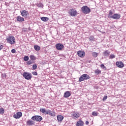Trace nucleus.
<instances>
[{"instance_id":"38","label":"nucleus","mask_w":126,"mask_h":126,"mask_svg":"<svg viewBox=\"0 0 126 126\" xmlns=\"http://www.w3.org/2000/svg\"><path fill=\"white\" fill-rule=\"evenodd\" d=\"M100 67H101V68H103V69H104V68H106V66H105V65H104V64H101L100 65Z\"/></svg>"},{"instance_id":"44","label":"nucleus","mask_w":126,"mask_h":126,"mask_svg":"<svg viewBox=\"0 0 126 126\" xmlns=\"http://www.w3.org/2000/svg\"><path fill=\"white\" fill-rule=\"evenodd\" d=\"M84 81V79H79V82H81V81Z\"/></svg>"},{"instance_id":"11","label":"nucleus","mask_w":126,"mask_h":126,"mask_svg":"<svg viewBox=\"0 0 126 126\" xmlns=\"http://www.w3.org/2000/svg\"><path fill=\"white\" fill-rule=\"evenodd\" d=\"M90 76L87 74H83L79 79H90Z\"/></svg>"},{"instance_id":"30","label":"nucleus","mask_w":126,"mask_h":126,"mask_svg":"<svg viewBox=\"0 0 126 126\" xmlns=\"http://www.w3.org/2000/svg\"><path fill=\"white\" fill-rule=\"evenodd\" d=\"M89 39L90 40V41H94V40H95V38H94V36H91L89 37Z\"/></svg>"},{"instance_id":"28","label":"nucleus","mask_w":126,"mask_h":126,"mask_svg":"<svg viewBox=\"0 0 126 126\" xmlns=\"http://www.w3.org/2000/svg\"><path fill=\"white\" fill-rule=\"evenodd\" d=\"M30 59L31 61H35V60H36V57H35V56H34L33 55H31Z\"/></svg>"},{"instance_id":"20","label":"nucleus","mask_w":126,"mask_h":126,"mask_svg":"<svg viewBox=\"0 0 126 126\" xmlns=\"http://www.w3.org/2000/svg\"><path fill=\"white\" fill-rule=\"evenodd\" d=\"M41 20H42V21H44V22H46V21L49 20V18L47 17H42L41 18Z\"/></svg>"},{"instance_id":"46","label":"nucleus","mask_w":126,"mask_h":126,"mask_svg":"<svg viewBox=\"0 0 126 126\" xmlns=\"http://www.w3.org/2000/svg\"><path fill=\"white\" fill-rule=\"evenodd\" d=\"M88 62V63H91V61H89Z\"/></svg>"},{"instance_id":"27","label":"nucleus","mask_w":126,"mask_h":126,"mask_svg":"<svg viewBox=\"0 0 126 126\" xmlns=\"http://www.w3.org/2000/svg\"><path fill=\"white\" fill-rule=\"evenodd\" d=\"M92 114L94 117H97V116H98V113L96 112V111L93 112Z\"/></svg>"},{"instance_id":"24","label":"nucleus","mask_w":126,"mask_h":126,"mask_svg":"<svg viewBox=\"0 0 126 126\" xmlns=\"http://www.w3.org/2000/svg\"><path fill=\"white\" fill-rule=\"evenodd\" d=\"M112 17H113V12L110 11L109 12V14L108 15V18H112Z\"/></svg>"},{"instance_id":"41","label":"nucleus","mask_w":126,"mask_h":126,"mask_svg":"<svg viewBox=\"0 0 126 126\" xmlns=\"http://www.w3.org/2000/svg\"><path fill=\"white\" fill-rule=\"evenodd\" d=\"M2 77H3V78H5V77H6V75L5 74H2L1 75Z\"/></svg>"},{"instance_id":"33","label":"nucleus","mask_w":126,"mask_h":126,"mask_svg":"<svg viewBox=\"0 0 126 126\" xmlns=\"http://www.w3.org/2000/svg\"><path fill=\"white\" fill-rule=\"evenodd\" d=\"M37 6H38V7H43V4L41 3H39L37 4Z\"/></svg>"},{"instance_id":"18","label":"nucleus","mask_w":126,"mask_h":126,"mask_svg":"<svg viewBox=\"0 0 126 126\" xmlns=\"http://www.w3.org/2000/svg\"><path fill=\"white\" fill-rule=\"evenodd\" d=\"M63 116L62 115H58L57 116V120L59 122V123H60V122H63Z\"/></svg>"},{"instance_id":"5","label":"nucleus","mask_w":126,"mask_h":126,"mask_svg":"<svg viewBox=\"0 0 126 126\" xmlns=\"http://www.w3.org/2000/svg\"><path fill=\"white\" fill-rule=\"evenodd\" d=\"M68 13L71 16L74 17L77 14V11L73 9H70L69 10Z\"/></svg>"},{"instance_id":"1","label":"nucleus","mask_w":126,"mask_h":126,"mask_svg":"<svg viewBox=\"0 0 126 126\" xmlns=\"http://www.w3.org/2000/svg\"><path fill=\"white\" fill-rule=\"evenodd\" d=\"M7 43L11 45H14L15 44V38L13 36H10L6 38Z\"/></svg>"},{"instance_id":"17","label":"nucleus","mask_w":126,"mask_h":126,"mask_svg":"<svg viewBox=\"0 0 126 126\" xmlns=\"http://www.w3.org/2000/svg\"><path fill=\"white\" fill-rule=\"evenodd\" d=\"M70 95H71L70 92L69 91H67L64 93V98H68V97L70 96Z\"/></svg>"},{"instance_id":"13","label":"nucleus","mask_w":126,"mask_h":126,"mask_svg":"<svg viewBox=\"0 0 126 126\" xmlns=\"http://www.w3.org/2000/svg\"><path fill=\"white\" fill-rule=\"evenodd\" d=\"M73 119H78L80 117V115L77 112H74L72 115Z\"/></svg>"},{"instance_id":"23","label":"nucleus","mask_w":126,"mask_h":126,"mask_svg":"<svg viewBox=\"0 0 126 126\" xmlns=\"http://www.w3.org/2000/svg\"><path fill=\"white\" fill-rule=\"evenodd\" d=\"M47 110H46L45 108H41L40 109V111L41 113H42V114H46V111Z\"/></svg>"},{"instance_id":"21","label":"nucleus","mask_w":126,"mask_h":126,"mask_svg":"<svg viewBox=\"0 0 126 126\" xmlns=\"http://www.w3.org/2000/svg\"><path fill=\"white\" fill-rule=\"evenodd\" d=\"M33 48L36 51H40L41 50V47L39 45H34Z\"/></svg>"},{"instance_id":"4","label":"nucleus","mask_w":126,"mask_h":126,"mask_svg":"<svg viewBox=\"0 0 126 126\" xmlns=\"http://www.w3.org/2000/svg\"><path fill=\"white\" fill-rule=\"evenodd\" d=\"M31 119L32 121H36V122H41L43 120V118L39 115L32 116Z\"/></svg>"},{"instance_id":"16","label":"nucleus","mask_w":126,"mask_h":126,"mask_svg":"<svg viewBox=\"0 0 126 126\" xmlns=\"http://www.w3.org/2000/svg\"><path fill=\"white\" fill-rule=\"evenodd\" d=\"M83 125H84V122L82 121L81 120H79V121L77 122V123L76 124V126H83Z\"/></svg>"},{"instance_id":"7","label":"nucleus","mask_w":126,"mask_h":126,"mask_svg":"<svg viewBox=\"0 0 126 126\" xmlns=\"http://www.w3.org/2000/svg\"><path fill=\"white\" fill-rule=\"evenodd\" d=\"M116 65L118 66V67H119L120 68H123L124 66H125V64H124V63L122 61L117 62L116 63Z\"/></svg>"},{"instance_id":"32","label":"nucleus","mask_w":126,"mask_h":126,"mask_svg":"<svg viewBox=\"0 0 126 126\" xmlns=\"http://www.w3.org/2000/svg\"><path fill=\"white\" fill-rule=\"evenodd\" d=\"M27 63L29 65L32 64V63H33V61H32V60H30L27 62Z\"/></svg>"},{"instance_id":"6","label":"nucleus","mask_w":126,"mask_h":126,"mask_svg":"<svg viewBox=\"0 0 126 126\" xmlns=\"http://www.w3.org/2000/svg\"><path fill=\"white\" fill-rule=\"evenodd\" d=\"M64 47L63 45L61 43H58L56 45V48L58 51H62Z\"/></svg>"},{"instance_id":"19","label":"nucleus","mask_w":126,"mask_h":126,"mask_svg":"<svg viewBox=\"0 0 126 126\" xmlns=\"http://www.w3.org/2000/svg\"><path fill=\"white\" fill-rule=\"evenodd\" d=\"M103 56L104 57H109V56H110V52L108 50H106L103 52Z\"/></svg>"},{"instance_id":"2","label":"nucleus","mask_w":126,"mask_h":126,"mask_svg":"<svg viewBox=\"0 0 126 126\" xmlns=\"http://www.w3.org/2000/svg\"><path fill=\"white\" fill-rule=\"evenodd\" d=\"M83 13L85 14H88L91 12V9L87 6H84L81 8Z\"/></svg>"},{"instance_id":"15","label":"nucleus","mask_w":126,"mask_h":126,"mask_svg":"<svg viewBox=\"0 0 126 126\" xmlns=\"http://www.w3.org/2000/svg\"><path fill=\"white\" fill-rule=\"evenodd\" d=\"M24 20H25L24 18L20 16H18L17 17V21H18V22H20V23L23 22Z\"/></svg>"},{"instance_id":"22","label":"nucleus","mask_w":126,"mask_h":126,"mask_svg":"<svg viewBox=\"0 0 126 126\" xmlns=\"http://www.w3.org/2000/svg\"><path fill=\"white\" fill-rule=\"evenodd\" d=\"M49 115V116H51V117H55L56 116V112L50 110V112Z\"/></svg>"},{"instance_id":"14","label":"nucleus","mask_w":126,"mask_h":126,"mask_svg":"<svg viewBox=\"0 0 126 126\" xmlns=\"http://www.w3.org/2000/svg\"><path fill=\"white\" fill-rule=\"evenodd\" d=\"M27 126H34L35 122L31 120H29L27 121Z\"/></svg>"},{"instance_id":"45","label":"nucleus","mask_w":126,"mask_h":126,"mask_svg":"<svg viewBox=\"0 0 126 126\" xmlns=\"http://www.w3.org/2000/svg\"><path fill=\"white\" fill-rule=\"evenodd\" d=\"M86 125H89V122L86 121Z\"/></svg>"},{"instance_id":"42","label":"nucleus","mask_w":126,"mask_h":126,"mask_svg":"<svg viewBox=\"0 0 126 126\" xmlns=\"http://www.w3.org/2000/svg\"><path fill=\"white\" fill-rule=\"evenodd\" d=\"M3 48V46H2V45H0V50H2Z\"/></svg>"},{"instance_id":"36","label":"nucleus","mask_w":126,"mask_h":126,"mask_svg":"<svg viewBox=\"0 0 126 126\" xmlns=\"http://www.w3.org/2000/svg\"><path fill=\"white\" fill-rule=\"evenodd\" d=\"M101 72V71L100 70H96L95 71V73L96 74H99V73Z\"/></svg>"},{"instance_id":"25","label":"nucleus","mask_w":126,"mask_h":126,"mask_svg":"<svg viewBox=\"0 0 126 126\" xmlns=\"http://www.w3.org/2000/svg\"><path fill=\"white\" fill-rule=\"evenodd\" d=\"M92 55L94 58H97L98 57V53L96 52H93Z\"/></svg>"},{"instance_id":"12","label":"nucleus","mask_w":126,"mask_h":126,"mask_svg":"<svg viewBox=\"0 0 126 126\" xmlns=\"http://www.w3.org/2000/svg\"><path fill=\"white\" fill-rule=\"evenodd\" d=\"M111 17L113 19H116V20H118V19H120L121 18V14H114L112 17Z\"/></svg>"},{"instance_id":"3","label":"nucleus","mask_w":126,"mask_h":126,"mask_svg":"<svg viewBox=\"0 0 126 126\" xmlns=\"http://www.w3.org/2000/svg\"><path fill=\"white\" fill-rule=\"evenodd\" d=\"M23 76L25 79H31V78H32V75L31 73L27 72H24L23 74Z\"/></svg>"},{"instance_id":"26","label":"nucleus","mask_w":126,"mask_h":126,"mask_svg":"<svg viewBox=\"0 0 126 126\" xmlns=\"http://www.w3.org/2000/svg\"><path fill=\"white\" fill-rule=\"evenodd\" d=\"M29 60V57H28V56H25L24 57V61H25V62H28Z\"/></svg>"},{"instance_id":"8","label":"nucleus","mask_w":126,"mask_h":126,"mask_svg":"<svg viewBox=\"0 0 126 126\" xmlns=\"http://www.w3.org/2000/svg\"><path fill=\"white\" fill-rule=\"evenodd\" d=\"M22 117V112H18L17 113L13 115V118L15 119H20Z\"/></svg>"},{"instance_id":"9","label":"nucleus","mask_w":126,"mask_h":126,"mask_svg":"<svg viewBox=\"0 0 126 126\" xmlns=\"http://www.w3.org/2000/svg\"><path fill=\"white\" fill-rule=\"evenodd\" d=\"M21 14L23 17H28V15H29V13H28V11L24 10L20 11Z\"/></svg>"},{"instance_id":"43","label":"nucleus","mask_w":126,"mask_h":126,"mask_svg":"<svg viewBox=\"0 0 126 126\" xmlns=\"http://www.w3.org/2000/svg\"><path fill=\"white\" fill-rule=\"evenodd\" d=\"M94 89H96V90H98L99 89V87L98 86H95L94 87Z\"/></svg>"},{"instance_id":"39","label":"nucleus","mask_w":126,"mask_h":126,"mask_svg":"<svg viewBox=\"0 0 126 126\" xmlns=\"http://www.w3.org/2000/svg\"><path fill=\"white\" fill-rule=\"evenodd\" d=\"M16 52V50H15V49H13L11 50V53H12V54H15Z\"/></svg>"},{"instance_id":"10","label":"nucleus","mask_w":126,"mask_h":126,"mask_svg":"<svg viewBox=\"0 0 126 126\" xmlns=\"http://www.w3.org/2000/svg\"><path fill=\"white\" fill-rule=\"evenodd\" d=\"M77 55L80 58H83L85 56V52L83 51H79L77 53Z\"/></svg>"},{"instance_id":"40","label":"nucleus","mask_w":126,"mask_h":126,"mask_svg":"<svg viewBox=\"0 0 126 126\" xmlns=\"http://www.w3.org/2000/svg\"><path fill=\"white\" fill-rule=\"evenodd\" d=\"M32 74H33V75H38V73H37V72H32Z\"/></svg>"},{"instance_id":"31","label":"nucleus","mask_w":126,"mask_h":126,"mask_svg":"<svg viewBox=\"0 0 126 126\" xmlns=\"http://www.w3.org/2000/svg\"><path fill=\"white\" fill-rule=\"evenodd\" d=\"M0 114L2 115V114H4V109L3 108H0Z\"/></svg>"},{"instance_id":"35","label":"nucleus","mask_w":126,"mask_h":126,"mask_svg":"<svg viewBox=\"0 0 126 126\" xmlns=\"http://www.w3.org/2000/svg\"><path fill=\"white\" fill-rule=\"evenodd\" d=\"M50 112H51V110H50L49 109L46 110V111L45 112V115H49Z\"/></svg>"},{"instance_id":"29","label":"nucleus","mask_w":126,"mask_h":126,"mask_svg":"<svg viewBox=\"0 0 126 126\" xmlns=\"http://www.w3.org/2000/svg\"><path fill=\"white\" fill-rule=\"evenodd\" d=\"M115 58H116V55L115 54H111L109 56V59H110L111 60H112L113 59H115Z\"/></svg>"},{"instance_id":"37","label":"nucleus","mask_w":126,"mask_h":126,"mask_svg":"<svg viewBox=\"0 0 126 126\" xmlns=\"http://www.w3.org/2000/svg\"><path fill=\"white\" fill-rule=\"evenodd\" d=\"M108 98V96L107 95H105L103 99H102V101H106V100H107V98Z\"/></svg>"},{"instance_id":"34","label":"nucleus","mask_w":126,"mask_h":126,"mask_svg":"<svg viewBox=\"0 0 126 126\" xmlns=\"http://www.w3.org/2000/svg\"><path fill=\"white\" fill-rule=\"evenodd\" d=\"M32 68L34 70H35V69H37V64H34L32 65Z\"/></svg>"}]
</instances>
